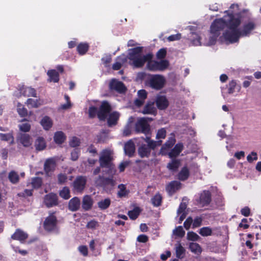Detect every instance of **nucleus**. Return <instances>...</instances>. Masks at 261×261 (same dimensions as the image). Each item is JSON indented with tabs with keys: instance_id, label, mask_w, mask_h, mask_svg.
<instances>
[{
	"instance_id": "obj_1",
	"label": "nucleus",
	"mask_w": 261,
	"mask_h": 261,
	"mask_svg": "<svg viewBox=\"0 0 261 261\" xmlns=\"http://www.w3.org/2000/svg\"><path fill=\"white\" fill-rule=\"evenodd\" d=\"M239 6L238 5L232 4L228 11H225L227 13L222 18L216 19L211 26V34L208 45L215 43L220 32L225 28L226 30L223 36L225 39L230 43H233L238 41L241 36L248 35L254 28V24L249 22L245 24L242 30L238 29L241 23V18L239 14Z\"/></svg>"
},
{
	"instance_id": "obj_2",
	"label": "nucleus",
	"mask_w": 261,
	"mask_h": 261,
	"mask_svg": "<svg viewBox=\"0 0 261 261\" xmlns=\"http://www.w3.org/2000/svg\"><path fill=\"white\" fill-rule=\"evenodd\" d=\"M128 57L130 64L135 67H141L147 62V68L152 71H159L158 62L151 60L152 55L151 54L143 55L142 47H137L128 50Z\"/></svg>"
},
{
	"instance_id": "obj_3",
	"label": "nucleus",
	"mask_w": 261,
	"mask_h": 261,
	"mask_svg": "<svg viewBox=\"0 0 261 261\" xmlns=\"http://www.w3.org/2000/svg\"><path fill=\"white\" fill-rule=\"evenodd\" d=\"M112 160V151L110 149L103 150L99 158L100 165L102 168H108V173L113 175L115 174L116 170L111 162Z\"/></svg>"
},
{
	"instance_id": "obj_4",
	"label": "nucleus",
	"mask_w": 261,
	"mask_h": 261,
	"mask_svg": "<svg viewBox=\"0 0 261 261\" xmlns=\"http://www.w3.org/2000/svg\"><path fill=\"white\" fill-rule=\"evenodd\" d=\"M111 109L110 104L108 102L104 101L102 102L98 111L95 107H90L89 109V115L91 118L97 115L100 120H104L110 113Z\"/></svg>"
},
{
	"instance_id": "obj_5",
	"label": "nucleus",
	"mask_w": 261,
	"mask_h": 261,
	"mask_svg": "<svg viewBox=\"0 0 261 261\" xmlns=\"http://www.w3.org/2000/svg\"><path fill=\"white\" fill-rule=\"evenodd\" d=\"M166 79L164 76L160 74L150 75L146 82V84L155 90H160L164 87Z\"/></svg>"
},
{
	"instance_id": "obj_6",
	"label": "nucleus",
	"mask_w": 261,
	"mask_h": 261,
	"mask_svg": "<svg viewBox=\"0 0 261 261\" xmlns=\"http://www.w3.org/2000/svg\"><path fill=\"white\" fill-rule=\"evenodd\" d=\"M56 166V161L54 158L47 159L43 166V169L46 176L48 177L51 176L55 171Z\"/></svg>"
},
{
	"instance_id": "obj_7",
	"label": "nucleus",
	"mask_w": 261,
	"mask_h": 261,
	"mask_svg": "<svg viewBox=\"0 0 261 261\" xmlns=\"http://www.w3.org/2000/svg\"><path fill=\"white\" fill-rule=\"evenodd\" d=\"M57 220L54 213L46 217L43 223L44 229L47 231H51L55 229L57 225Z\"/></svg>"
},
{
	"instance_id": "obj_8",
	"label": "nucleus",
	"mask_w": 261,
	"mask_h": 261,
	"mask_svg": "<svg viewBox=\"0 0 261 261\" xmlns=\"http://www.w3.org/2000/svg\"><path fill=\"white\" fill-rule=\"evenodd\" d=\"M44 203L48 208L58 205V198L57 195L54 193L46 194L44 198Z\"/></svg>"
},
{
	"instance_id": "obj_9",
	"label": "nucleus",
	"mask_w": 261,
	"mask_h": 261,
	"mask_svg": "<svg viewBox=\"0 0 261 261\" xmlns=\"http://www.w3.org/2000/svg\"><path fill=\"white\" fill-rule=\"evenodd\" d=\"M86 182L87 178L85 176L77 177L73 183L74 190L77 192H82L85 187Z\"/></svg>"
},
{
	"instance_id": "obj_10",
	"label": "nucleus",
	"mask_w": 261,
	"mask_h": 261,
	"mask_svg": "<svg viewBox=\"0 0 261 261\" xmlns=\"http://www.w3.org/2000/svg\"><path fill=\"white\" fill-rule=\"evenodd\" d=\"M136 129L138 132H141L147 134L150 130L149 125L147 121V118L140 119L136 123Z\"/></svg>"
},
{
	"instance_id": "obj_11",
	"label": "nucleus",
	"mask_w": 261,
	"mask_h": 261,
	"mask_svg": "<svg viewBox=\"0 0 261 261\" xmlns=\"http://www.w3.org/2000/svg\"><path fill=\"white\" fill-rule=\"evenodd\" d=\"M110 88L112 90H115L119 93H124L126 88L122 82L115 79L112 80L109 84Z\"/></svg>"
},
{
	"instance_id": "obj_12",
	"label": "nucleus",
	"mask_w": 261,
	"mask_h": 261,
	"mask_svg": "<svg viewBox=\"0 0 261 261\" xmlns=\"http://www.w3.org/2000/svg\"><path fill=\"white\" fill-rule=\"evenodd\" d=\"M17 142L25 147H28L32 144L31 138L29 134L19 133L17 136Z\"/></svg>"
},
{
	"instance_id": "obj_13",
	"label": "nucleus",
	"mask_w": 261,
	"mask_h": 261,
	"mask_svg": "<svg viewBox=\"0 0 261 261\" xmlns=\"http://www.w3.org/2000/svg\"><path fill=\"white\" fill-rule=\"evenodd\" d=\"M28 238V234L20 229H17L11 236V239L22 243Z\"/></svg>"
},
{
	"instance_id": "obj_14",
	"label": "nucleus",
	"mask_w": 261,
	"mask_h": 261,
	"mask_svg": "<svg viewBox=\"0 0 261 261\" xmlns=\"http://www.w3.org/2000/svg\"><path fill=\"white\" fill-rule=\"evenodd\" d=\"M156 105L160 110H164L166 109L168 105L169 102L165 96L158 95L155 100Z\"/></svg>"
},
{
	"instance_id": "obj_15",
	"label": "nucleus",
	"mask_w": 261,
	"mask_h": 261,
	"mask_svg": "<svg viewBox=\"0 0 261 261\" xmlns=\"http://www.w3.org/2000/svg\"><path fill=\"white\" fill-rule=\"evenodd\" d=\"M211 201V194L209 191H203L200 194L199 197V204L204 206L208 204Z\"/></svg>"
},
{
	"instance_id": "obj_16",
	"label": "nucleus",
	"mask_w": 261,
	"mask_h": 261,
	"mask_svg": "<svg viewBox=\"0 0 261 261\" xmlns=\"http://www.w3.org/2000/svg\"><path fill=\"white\" fill-rule=\"evenodd\" d=\"M124 150L126 155L129 157L132 156L135 151L134 143L131 140L127 142L124 145Z\"/></svg>"
},
{
	"instance_id": "obj_17",
	"label": "nucleus",
	"mask_w": 261,
	"mask_h": 261,
	"mask_svg": "<svg viewBox=\"0 0 261 261\" xmlns=\"http://www.w3.org/2000/svg\"><path fill=\"white\" fill-rule=\"evenodd\" d=\"M138 98H137L134 103L137 107H140L144 102L145 99L147 97V92L145 90H140L138 91Z\"/></svg>"
},
{
	"instance_id": "obj_18",
	"label": "nucleus",
	"mask_w": 261,
	"mask_h": 261,
	"mask_svg": "<svg viewBox=\"0 0 261 261\" xmlns=\"http://www.w3.org/2000/svg\"><path fill=\"white\" fill-rule=\"evenodd\" d=\"M139 155L142 158H148L150 154V148L145 144H143L140 146L138 149Z\"/></svg>"
},
{
	"instance_id": "obj_19",
	"label": "nucleus",
	"mask_w": 261,
	"mask_h": 261,
	"mask_svg": "<svg viewBox=\"0 0 261 261\" xmlns=\"http://www.w3.org/2000/svg\"><path fill=\"white\" fill-rule=\"evenodd\" d=\"M47 75L48 76L47 82L58 83L59 81V73L55 69H50L47 72Z\"/></svg>"
},
{
	"instance_id": "obj_20",
	"label": "nucleus",
	"mask_w": 261,
	"mask_h": 261,
	"mask_svg": "<svg viewBox=\"0 0 261 261\" xmlns=\"http://www.w3.org/2000/svg\"><path fill=\"white\" fill-rule=\"evenodd\" d=\"M43 181L41 177H34L31 178V181L28 182L27 186H29V185H31L32 189H39L42 185Z\"/></svg>"
},
{
	"instance_id": "obj_21",
	"label": "nucleus",
	"mask_w": 261,
	"mask_h": 261,
	"mask_svg": "<svg viewBox=\"0 0 261 261\" xmlns=\"http://www.w3.org/2000/svg\"><path fill=\"white\" fill-rule=\"evenodd\" d=\"M93 205V200L89 195L84 196L82 201V207L85 211H88L91 208Z\"/></svg>"
},
{
	"instance_id": "obj_22",
	"label": "nucleus",
	"mask_w": 261,
	"mask_h": 261,
	"mask_svg": "<svg viewBox=\"0 0 261 261\" xmlns=\"http://www.w3.org/2000/svg\"><path fill=\"white\" fill-rule=\"evenodd\" d=\"M20 92L23 95L26 97H37V93L36 90L32 87H23L21 89Z\"/></svg>"
},
{
	"instance_id": "obj_23",
	"label": "nucleus",
	"mask_w": 261,
	"mask_h": 261,
	"mask_svg": "<svg viewBox=\"0 0 261 261\" xmlns=\"http://www.w3.org/2000/svg\"><path fill=\"white\" fill-rule=\"evenodd\" d=\"M180 183L177 181H171L166 187L167 191L170 194H173L176 190L180 188Z\"/></svg>"
},
{
	"instance_id": "obj_24",
	"label": "nucleus",
	"mask_w": 261,
	"mask_h": 261,
	"mask_svg": "<svg viewBox=\"0 0 261 261\" xmlns=\"http://www.w3.org/2000/svg\"><path fill=\"white\" fill-rule=\"evenodd\" d=\"M40 124L45 130H48L52 127L53 123L49 117L45 116L41 119Z\"/></svg>"
},
{
	"instance_id": "obj_25",
	"label": "nucleus",
	"mask_w": 261,
	"mask_h": 261,
	"mask_svg": "<svg viewBox=\"0 0 261 261\" xmlns=\"http://www.w3.org/2000/svg\"><path fill=\"white\" fill-rule=\"evenodd\" d=\"M80 203V199L76 197H74L70 200L68 204V207L71 211H75L79 208Z\"/></svg>"
},
{
	"instance_id": "obj_26",
	"label": "nucleus",
	"mask_w": 261,
	"mask_h": 261,
	"mask_svg": "<svg viewBox=\"0 0 261 261\" xmlns=\"http://www.w3.org/2000/svg\"><path fill=\"white\" fill-rule=\"evenodd\" d=\"M35 148L38 151L44 150L46 145L44 139L42 137H39L35 142Z\"/></svg>"
},
{
	"instance_id": "obj_27",
	"label": "nucleus",
	"mask_w": 261,
	"mask_h": 261,
	"mask_svg": "<svg viewBox=\"0 0 261 261\" xmlns=\"http://www.w3.org/2000/svg\"><path fill=\"white\" fill-rule=\"evenodd\" d=\"M183 145L182 144L178 143L177 144L174 148L171 150V151L169 153V156L170 158L176 157L182 150Z\"/></svg>"
},
{
	"instance_id": "obj_28",
	"label": "nucleus",
	"mask_w": 261,
	"mask_h": 261,
	"mask_svg": "<svg viewBox=\"0 0 261 261\" xmlns=\"http://www.w3.org/2000/svg\"><path fill=\"white\" fill-rule=\"evenodd\" d=\"M175 143V139L174 137L172 136L169 138L168 141L166 143L162 146L161 148L162 153H165V150L169 149L171 148Z\"/></svg>"
},
{
	"instance_id": "obj_29",
	"label": "nucleus",
	"mask_w": 261,
	"mask_h": 261,
	"mask_svg": "<svg viewBox=\"0 0 261 261\" xmlns=\"http://www.w3.org/2000/svg\"><path fill=\"white\" fill-rule=\"evenodd\" d=\"M8 179L12 184H16L19 181V176L16 171L12 170L9 173Z\"/></svg>"
},
{
	"instance_id": "obj_30",
	"label": "nucleus",
	"mask_w": 261,
	"mask_h": 261,
	"mask_svg": "<svg viewBox=\"0 0 261 261\" xmlns=\"http://www.w3.org/2000/svg\"><path fill=\"white\" fill-rule=\"evenodd\" d=\"M99 178L101 180L102 183L101 185L103 186H110L111 187H113L116 184L115 180L113 179V177H107L104 178L101 176H99Z\"/></svg>"
},
{
	"instance_id": "obj_31",
	"label": "nucleus",
	"mask_w": 261,
	"mask_h": 261,
	"mask_svg": "<svg viewBox=\"0 0 261 261\" xmlns=\"http://www.w3.org/2000/svg\"><path fill=\"white\" fill-rule=\"evenodd\" d=\"M119 117V114L116 112H113L109 115L108 123L109 126L115 125Z\"/></svg>"
},
{
	"instance_id": "obj_32",
	"label": "nucleus",
	"mask_w": 261,
	"mask_h": 261,
	"mask_svg": "<svg viewBox=\"0 0 261 261\" xmlns=\"http://www.w3.org/2000/svg\"><path fill=\"white\" fill-rule=\"evenodd\" d=\"M176 256L178 258H182L185 254V249L180 243L175 245Z\"/></svg>"
},
{
	"instance_id": "obj_33",
	"label": "nucleus",
	"mask_w": 261,
	"mask_h": 261,
	"mask_svg": "<svg viewBox=\"0 0 261 261\" xmlns=\"http://www.w3.org/2000/svg\"><path fill=\"white\" fill-rule=\"evenodd\" d=\"M0 139L4 141H10L11 145L14 144V138L12 133L3 134L0 133Z\"/></svg>"
},
{
	"instance_id": "obj_34",
	"label": "nucleus",
	"mask_w": 261,
	"mask_h": 261,
	"mask_svg": "<svg viewBox=\"0 0 261 261\" xmlns=\"http://www.w3.org/2000/svg\"><path fill=\"white\" fill-rule=\"evenodd\" d=\"M64 135L62 132L59 131L55 133L54 137V140L56 144H62L64 142Z\"/></svg>"
},
{
	"instance_id": "obj_35",
	"label": "nucleus",
	"mask_w": 261,
	"mask_h": 261,
	"mask_svg": "<svg viewBox=\"0 0 261 261\" xmlns=\"http://www.w3.org/2000/svg\"><path fill=\"white\" fill-rule=\"evenodd\" d=\"M155 110L156 109L154 107V103L148 102L145 106L142 112L143 114H153Z\"/></svg>"
},
{
	"instance_id": "obj_36",
	"label": "nucleus",
	"mask_w": 261,
	"mask_h": 261,
	"mask_svg": "<svg viewBox=\"0 0 261 261\" xmlns=\"http://www.w3.org/2000/svg\"><path fill=\"white\" fill-rule=\"evenodd\" d=\"M189 249L192 252L195 254H199L202 251V249L200 245L196 243H190Z\"/></svg>"
},
{
	"instance_id": "obj_37",
	"label": "nucleus",
	"mask_w": 261,
	"mask_h": 261,
	"mask_svg": "<svg viewBox=\"0 0 261 261\" xmlns=\"http://www.w3.org/2000/svg\"><path fill=\"white\" fill-rule=\"evenodd\" d=\"M118 191L117 193L119 197L126 196L129 193V191L126 189V186L123 184H120L118 187Z\"/></svg>"
},
{
	"instance_id": "obj_38",
	"label": "nucleus",
	"mask_w": 261,
	"mask_h": 261,
	"mask_svg": "<svg viewBox=\"0 0 261 261\" xmlns=\"http://www.w3.org/2000/svg\"><path fill=\"white\" fill-rule=\"evenodd\" d=\"M140 212L141 209L139 207H136L128 212V215L131 219L135 220L138 217Z\"/></svg>"
},
{
	"instance_id": "obj_39",
	"label": "nucleus",
	"mask_w": 261,
	"mask_h": 261,
	"mask_svg": "<svg viewBox=\"0 0 261 261\" xmlns=\"http://www.w3.org/2000/svg\"><path fill=\"white\" fill-rule=\"evenodd\" d=\"M145 141L147 143V145L150 148V150L153 149L156 146L160 145L162 142V141L151 140L148 137H146Z\"/></svg>"
},
{
	"instance_id": "obj_40",
	"label": "nucleus",
	"mask_w": 261,
	"mask_h": 261,
	"mask_svg": "<svg viewBox=\"0 0 261 261\" xmlns=\"http://www.w3.org/2000/svg\"><path fill=\"white\" fill-rule=\"evenodd\" d=\"M111 204V200L109 198H106L99 201L97 203L98 207L101 210L107 208Z\"/></svg>"
},
{
	"instance_id": "obj_41",
	"label": "nucleus",
	"mask_w": 261,
	"mask_h": 261,
	"mask_svg": "<svg viewBox=\"0 0 261 261\" xmlns=\"http://www.w3.org/2000/svg\"><path fill=\"white\" fill-rule=\"evenodd\" d=\"M89 45L87 43H81L78 45L77 50L79 54L83 55L87 51Z\"/></svg>"
},
{
	"instance_id": "obj_42",
	"label": "nucleus",
	"mask_w": 261,
	"mask_h": 261,
	"mask_svg": "<svg viewBox=\"0 0 261 261\" xmlns=\"http://www.w3.org/2000/svg\"><path fill=\"white\" fill-rule=\"evenodd\" d=\"M189 175V172L187 167H184L178 174V178L181 180L187 179Z\"/></svg>"
},
{
	"instance_id": "obj_43",
	"label": "nucleus",
	"mask_w": 261,
	"mask_h": 261,
	"mask_svg": "<svg viewBox=\"0 0 261 261\" xmlns=\"http://www.w3.org/2000/svg\"><path fill=\"white\" fill-rule=\"evenodd\" d=\"M162 198L161 195L158 193L156 194L152 198L151 202L154 206H159L161 205Z\"/></svg>"
},
{
	"instance_id": "obj_44",
	"label": "nucleus",
	"mask_w": 261,
	"mask_h": 261,
	"mask_svg": "<svg viewBox=\"0 0 261 261\" xmlns=\"http://www.w3.org/2000/svg\"><path fill=\"white\" fill-rule=\"evenodd\" d=\"M179 161L174 159L168 164L167 167L171 170L175 171L179 167Z\"/></svg>"
},
{
	"instance_id": "obj_45",
	"label": "nucleus",
	"mask_w": 261,
	"mask_h": 261,
	"mask_svg": "<svg viewBox=\"0 0 261 261\" xmlns=\"http://www.w3.org/2000/svg\"><path fill=\"white\" fill-rule=\"evenodd\" d=\"M80 139L77 137H72L69 139V144L71 147H75L80 145Z\"/></svg>"
},
{
	"instance_id": "obj_46",
	"label": "nucleus",
	"mask_w": 261,
	"mask_h": 261,
	"mask_svg": "<svg viewBox=\"0 0 261 261\" xmlns=\"http://www.w3.org/2000/svg\"><path fill=\"white\" fill-rule=\"evenodd\" d=\"M199 233L202 236L206 237L212 234V230L211 228L208 227H204L199 230Z\"/></svg>"
},
{
	"instance_id": "obj_47",
	"label": "nucleus",
	"mask_w": 261,
	"mask_h": 261,
	"mask_svg": "<svg viewBox=\"0 0 261 261\" xmlns=\"http://www.w3.org/2000/svg\"><path fill=\"white\" fill-rule=\"evenodd\" d=\"M33 189H25L23 192L17 193V196L19 197L25 198L28 196H31L33 195Z\"/></svg>"
},
{
	"instance_id": "obj_48",
	"label": "nucleus",
	"mask_w": 261,
	"mask_h": 261,
	"mask_svg": "<svg viewBox=\"0 0 261 261\" xmlns=\"http://www.w3.org/2000/svg\"><path fill=\"white\" fill-rule=\"evenodd\" d=\"M17 112L21 117H25L28 115V110L26 108L22 107L20 103L17 106Z\"/></svg>"
},
{
	"instance_id": "obj_49",
	"label": "nucleus",
	"mask_w": 261,
	"mask_h": 261,
	"mask_svg": "<svg viewBox=\"0 0 261 261\" xmlns=\"http://www.w3.org/2000/svg\"><path fill=\"white\" fill-rule=\"evenodd\" d=\"M158 66L159 71H163L166 69L169 66V62L168 61L164 60L158 62Z\"/></svg>"
},
{
	"instance_id": "obj_50",
	"label": "nucleus",
	"mask_w": 261,
	"mask_h": 261,
	"mask_svg": "<svg viewBox=\"0 0 261 261\" xmlns=\"http://www.w3.org/2000/svg\"><path fill=\"white\" fill-rule=\"evenodd\" d=\"M173 233L177 236L182 237L185 234V231L184 230L182 226H179L174 229Z\"/></svg>"
},
{
	"instance_id": "obj_51",
	"label": "nucleus",
	"mask_w": 261,
	"mask_h": 261,
	"mask_svg": "<svg viewBox=\"0 0 261 261\" xmlns=\"http://www.w3.org/2000/svg\"><path fill=\"white\" fill-rule=\"evenodd\" d=\"M166 136V129L164 128H162L159 130H158L156 136V139L159 140L160 139H165Z\"/></svg>"
},
{
	"instance_id": "obj_52",
	"label": "nucleus",
	"mask_w": 261,
	"mask_h": 261,
	"mask_svg": "<svg viewBox=\"0 0 261 261\" xmlns=\"http://www.w3.org/2000/svg\"><path fill=\"white\" fill-rule=\"evenodd\" d=\"M199 237L198 235L193 231H190L187 233V239L190 241H197L198 240Z\"/></svg>"
},
{
	"instance_id": "obj_53",
	"label": "nucleus",
	"mask_w": 261,
	"mask_h": 261,
	"mask_svg": "<svg viewBox=\"0 0 261 261\" xmlns=\"http://www.w3.org/2000/svg\"><path fill=\"white\" fill-rule=\"evenodd\" d=\"M19 128L20 131L23 132H28L30 130L31 125L29 123H22L19 125Z\"/></svg>"
},
{
	"instance_id": "obj_54",
	"label": "nucleus",
	"mask_w": 261,
	"mask_h": 261,
	"mask_svg": "<svg viewBox=\"0 0 261 261\" xmlns=\"http://www.w3.org/2000/svg\"><path fill=\"white\" fill-rule=\"evenodd\" d=\"M86 226L88 229H95L98 226V223L95 220H91L87 223Z\"/></svg>"
},
{
	"instance_id": "obj_55",
	"label": "nucleus",
	"mask_w": 261,
	"mask_h": 261,
	"mask_svg": "<svg viewBox=\"0 0 261 261\" xmlns=\"http://www.w3.org/2000/svg\"><path fill=\"white\" fill-rule=\"evenodd\" d=\"M28 105H30L33 108H38L39 107L38 101L37 99L28 98L27 101Z\"/></svg>"
},
{
	"instance_id": "obj_56",
	"label": "nucleus",
	"mask_w": 261,
	"mask_h": 261,
	"mask_svg": "<svg viewBox=\"0 0 261 261\" xmlns=\"http://www.w3.org/2000/svg\"><path fill=\"white\" fill-rule=\"evenodd\" d=\"M247 160L249 163H251L253 161H256L257 160V153L255 152H252L247 156Z\"/></svg>"
},
{
	"instance_id": "obj_57",
	"label": "nucleus",
	"mask_w": 261,
	"mask_h": 261,
	"mask_svg": "<svg viewBox=\"0 0 261 261\" xmlns=\"http://www.w3.org/2000/svg\"><path fill=\"white\" fill-rule=\"evenodd\" d=\"M166 55V50L165 48L160 49L156 53V57L159 59L165 58Z\"/></svg>"
},
{
	"instance_id": "obj_58",
	"label": "nucleus",
	"mask_w": 261,
	"mask_h": 261,
	"mask_svg": "<svg viewBox=\"0 0 261 261\" xmlns=\"http://www.w3.org/2000/svg\"><path fill=\"white\" fill-rule=\"evenodd\" d=\"M193 220L192 218L190 217H188L186 219V220L185 221V222L184 223V225L185 228L187 230H188L190 229V226L193 223Z\"/></svg>"
},
{
	"instance_id": "obj_59",
	"label": "nucleus",
	"mask_w": 261,
	"mask_h": 261,
	"mask_svg": "<svg viewBox=\"0 0 261 261\" xmlns=\"http://www.w3.org/2000/svg\"><path fill=\"white\" fill-rule=\"evenodd\" d=\"M181 38V34L180 33H178L175 35H172L169 36L167 39L169 41H173L176 40H178Z\"/></svg>"
},
{
	"instance_id": "obj_60",
	"label": "nucleus",
	"mask_w": 261,
	"mask_h": 261,
	"mask_svg": "<svg viewBox=\"0 0 261 261\" xmlns=\"http://www.w3.org/2000/svg\"><path fill=\"white\" fill-rule=\"evenodd\" d=\"M202 219L200 217L196 218L193 221V228H196L200 226L201 224Z\"/></svg>"
},
{
	"instance_id": "obj_61",
	"label": "nucleus",
	"mask_w": 261,
	"mask_h": 261,
	"mask_svg": "<svg viewBox=\"0 0 261 261\" xmlns=\"http://www.w3.org/2000/svg\"><path fill=\"white\" fill-rule=\"evenodd\" d=\"M79 153H80V151L78 149H74L71 153V160L73 161L76 160L79 158Z\"/></svg>"
},
{
	"instance_id": "obj_62",
	"label": "nucleus",
	"mask_w": 261,
	"mask_h": 261,
	"mask_svg": "<svg viewBox=\"0 0 261 261\" xmlns=\"http://www.w3.org/2000/svg\"><path fill=\"white\" fill-rule=\"evenodd\" d=\"M79 250L84 256L88 255V248L86 246H81L79 247Z\"/></svg>"
},
{
	"instance_id": "obj_63",
	"label": "nucleus",
	"mask_w": 261,
	"mask_h": 261,
	"mask_svg": "<svg viewBox=\"0 0 261 261\" xmlns=\"http://www.w3.org/2000/svg\"><path fill=\"white\" fill-rule=\"evenodd\" d=\"M129 162L125 161L121 163L119 166V169L120 172L124 171L125 168L129 165Z\"/></svg>"
},
{
	"instance_id": "obj_64",
	"label": "nucleus",
	"mask_w": 261,
	"mask_h": 261,
	"mask_svg": "<svg viewBox=\"0 0 261 261\" xmlns=\"http://www.w3.org/2000/svg\"><path fill=\"white\" fill-rule=\"evenodd\" d=\"M247 223V220L244 218L242 220V222L239 224V227L244 229H247L249 227V225Z\"/></svg>"
}]
</instances>
